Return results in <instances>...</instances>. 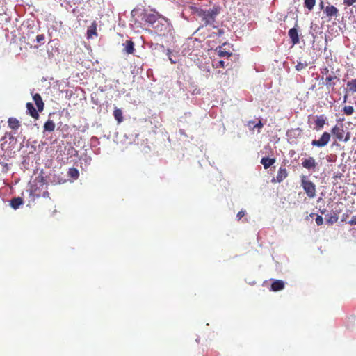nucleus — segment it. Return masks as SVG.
Returning a JSON list of instances; mask_svg holds the SVG:
<instances>
[{"mask_svg": "<svg viewBox=\"0 0 356 356\" xmlns=\"http://www.w3.org/2000/svg\"><path fill=\"white\" fill-rule=\"evenodd\" d=\"M348 90L352 92H356V79H352L347 83Z\"/></svg>", "mask_w": 356, "mask_h": 356, "instance_id": "28", "label": "nucleus"}, {"mask_svg": "<svg viewBox=\"0 0 356 356\" xmlns=\"http://www.w3.org/2000/svg\"><path fill=\"white\" fill-rule=\"evenodd\" d=\"M333 136L339 141L348 142L350 138V134L346 131L343 124L335 125L331 131Z\"/></svg>", "mask_w": 356, "mask_h": 356, "instance_id": "4", "label": "nucleus"}, {"mask_svg": "<svg viewBox=\"0 0 356 356\" xmlns=\"http://www.w3.org/2000/svg\"><path fill=\"white\" fill-rule=\"evenodd\" d=\"M29 195L34 200L40 197H49V193L47 191V186L44 177H37L31 185Z\"/></svg>", "mask_w": 356, "mask_h": 356, "instance_id": "1", "label": "nucleus"}, {"mask_svg": "<svg viewBox=\"0 0 356 356\" xmlns=\"http://www.w3.org/2000/svg\"><path fill=\"white\" fill-rule=\"evenodd\" d=\"M346 98H347V97H346V96H345V97H344V102H346Z\"/></svg>", "mask_w": 356, "mask_h": 356, "instance_id": "46", "label": "nucleus"}, {"mask_svg": "<svg viewBox=\"0 0 356 356\" xmlns=\"http://www.w3.org/2000/svg\"><path fill=\"white\" fill-rule=\"evenodd\" d=\"M339 219L338 214L335 211H331L325 216L326 222L329 225H333Z\"/></svg>", "mask_w": 356, "mask_h": 356, "instance_id": "17", "label": "nucleus"}, {"mask_svg": "<svg viewBox=\"0 0 356 356\" xmlns=\"http://www.w3.org/2000/svg\"><path fill=\"white\" fill-rule=\"evenodd\" d=\"M330 140V134L328 132H324L318 140H313L312 145L318 147L325 146Z\"/></svg>", "mask_w": 356, "mask_h": 356, "instance_id": "7", "label": "nucleus"}, {"mask_svg": "<svg viewBox=\"0 0 356 356\" xmlns=\"http://www.w3.org/2000/svg\"><path fill=\"white\" fill-rule=\"evenodd\" d=\"M301 186L309 198H314L316 196L315 184L308 180L305 176H302L301 178Z\"/></svg>", "mask_w": 356, "mask_h": 356, "instance_id": "5", "label": "nucleus"}, {"mask_svg": "<svg viewBox=\"0 0 356 356\" xmlns=\"http://www.w3.org/2000/svg\"><path fill=\"white\" fill-rule=\"evenodd\" d=\"M93 36H97V24L95 22L92 23L87 30V38L90 39Z\"/></svg>", "mask_w": 356, "mask_h": 356, "instance_id": "19", "label": "nucleus"}, {"mask_svg": "<svg viewBox=\"0 0 356 356\" xmlns=\"http://www.w3.org/2000/svg\"><path fill=\"white\" fill-rule=\"evenodd\" d=\"M27 113L34 119L38 120L39 118V114L38 111L35 110L33 104L31 102L26 103V105Z\"/></svg>", "mask_w": 356, "mask_h": 356, "instance_id": "16", "label": "nucleus"}, {"mask_svg": "<svg viewBox=\"0 0 356 356\" xmlns=\"http://www.w3.org/2000/svg\"><path fill=\"white\" fill-rule=\"evenodd\" d=\"M24 203L23 199L20 197H14L10 200V206L14 209H18Z\"/></svg>", "mask_w": 356, "mask_h": 356, "instance_id": "21", "label": "nucleus"}, {"mask_svg": "<svg viewBox=\"0 0 356 356\" xmlns=\"http://www.w3.org/2000/svg\"><path fill=\"white\" fill-rule=\"evenodd\" d=\"M302 165L304 168L309 169V170L314 169L316 167V163H315L314 160L313 159V158L310 157L308 159H305L302 162Z\"/></svg>", "mask_w": 356, "mask_h": 356, "instance_id": "22", "label": "nucleus"}, {"mask_svg": "<svg viewBox=\"0 0 356 356\" xmlns=\"http://www.w3.org/2000/svg\"><path fill=\"white\" fill-rule=\"evenodd\" d=\"M275 161V159H270V157H262L261 161V163L264 165L265 169L269 168L271 165H273Z\"/></svg>", "mask_w": 356, "mask_h": 356, "instance_id": "25", "label": "nucleus"}, {"mask_svg": "<svg viewBox=\"0 0 356 356\" xmlns=\"http://www.w3.org/2000/svg\"><path fill=\"white\" fill-rule=\"evenodd\" d=\"M323 217L321 216L318 215L316 218V223L318 225H321L323 224Z\"/></svg>", "mask_w": 356, "mask_h": 356, "instance_id": "35", "label": "nucleus"}, {"mask_svg": "<svg viewBox=\"0 0 356 356\" xmlns=\"http://www.w3.org/2000/svg\"><path fill=\"white\" fill-rule=\"evenodd\" d=\"M304 4L309 10H312L316 4V0H305Z\"/></svg>", "mask_w": 356, "mask_h": 356, "instance_id": "29", "label": "nucleus"}, {"mask_svg": "<svg viewBox=\"0 0 356 356\" xmlns=\"http://www.w3.org/2000/svg\"><path fill=\"white\" fill-rule=\"evenodd\" d=\"M33 99L38 108V111L42 112L44 109V104L40 95L38 93H35V95H33Z\"/></svg>", "mask_w": 356, "mask_h": 356, "instance_id": "15", "label": "nucleus"}, {"mask_svg": "<svg viewBox=\"0 0 356 356\" xmlns=\"http://www.w3.org/2000/svg\"><path fill=\"white\" fill-rule=\"evenodd\" d=\"M213 66H216L217 68L218 67H225L226 66H228L229 65V63H226L225 60H218L217 61L216 63H215L214 64H213Z\"/></svg>", "mask_w": 356, "mask_h": 356, "instance_id": "32", "label": "nucleus"}, {"mask_svg": "<svg viewBox=\"0 0 356 356\" xmlns=\"http://www.w3.org/2000/svg\"><path fill=\"white\" fill-rule=\"evenodd\" d=\"M45 39L43 34H40L36 36V41L38 43H42Z\"/></svg>", "mask_w": 356, "mask_h": 356, "instance_id": "34", "label": "nucleus"}, {"mask_svg": "<svg viewBox=\"0 0 356 356\" xmlns=\"http://www.w3.org/2000/svg\"><path fill=\"white\" fill-rule=\"evenodd\" d=\"M56 127L55 123L52 120L49 119L44 124V133L45 131L52 132Z\"/></svg>", "mask_w": 356, "mask_h": 356, "instance_id": "20", "label": "nucleus"}, {"mask_svg": "<svg viewBox=\"0 0 356 356\" xmlns=\"http://www.w3.org/2000/svg\"><path fill=\"white\" fill-rule=\"evenodd\" d=\"M302 129L300 128L293 129L288 131L289 136H300L302 134Z\"/></svg>", "mask_w": 356, "mask_h": 356, "instance_id": "30", "label": "nucleus"}, {"mask_svg": "<svg viewBox=\"0 0 356 356\" xmlns=\"http://www.w3.org/2000/svg\"><path fill=\"white\" fill-rule=\"evenodd\" d=\"M223 31L221 30H219V34H221Z\"/></svg>", "mask_w": 356, "mask_h": 356, "instance_id": "45", "label": "nucleus"}, {"mask_svg": "<svg viewBox=\"0 0 356 356\" xmlns=\"http://www.w3.org/2000/svg\"><path fill=\"white\" fill-rule=\"evenodd\" d=\"M8 164L6 162L0 161V172H3L7 171Z\"/></svg>", "mask_w": 356, "mask_h": 356, "instance_id": "33", "label": "nucleus"}, {"mask_svg": "<svg viewBox=\"0 0 356 356\" xmlns=\"http://www.w3.org/2000/svg\"><path fill=\"white\" fill-rule=\"evenodd\" d=\"M325 209H323V210L321 211V213L322 214H323V213H325Z\"/></svg>", "mask_w": 356, "mask_h": 356, "instance_id": "42", "label": "nucleus"}, {"mask_svg": "<svg viewBox=\"0 0 356 356\" xmlns=\"http://www.w3.org/2000/svg\"><path fill=\"white\" fill-rule=\"evenodd\" d=\"M329 72V70L327 67H324L321 70V73L327 74Z\"/></svg>", "mask_w": 356, "mask_h": 356, "instance_id": "41", "label": "nucleus"}, {"mask_svg": "<svg viewBox=\"0 0 356 356\" xmlns=\"http://www.w3.org/2000/svg\"><path fill=\"white\" fill-rule=\"evenodd\" d=\"M342 111L346 115H350L354 113L355 110L352 106H346L343 107Z\"/></svg>", "mask_w": 356, "mask_h": 356, "instance_id": "31", "label": "nucleus"}, {"mask_svg": "<svg viewBox=\"0 0 356 356\" xmlns=\"http://www.w3.org/2000/svg\"><path fill=\"white\" fill-rule=\"evenodd\" d=\"M323 13L328 17H337L339 13V10L332 5H327L323 10Z\"/></svg>", "mask_w": 356, "mask_h": 356, "instance_id": "9", "label": "nucleus"}, {"mask_svg": "<svg viewBox=\"0 0 356 356\" xmlns=\"http://www.w3.org/2000/svg\"><path fill=\"white\" fill-rule=\"evenodd\" d=\"M220 8L219 6H213L207 10L200 9L197 11V14L206 25H211L214 23L216 17L220 13Z\"/></svg>", "mask_w": 356, "mask_h": 356, "instance_id": "2", "label": "nucleus"}, {"mask_svg": "<svg viewBox=\"0 0 356 356\" xmlns=\"http://www.w3.org/2000/svg\"><path fill=\"white\" fill-rule=\"evenodd\" d=\"M348 224L350 225H356V216H353L350 220L348 221Z\"/></svg>", "mask_w": 356, "mask_h": 356, "instance_id": "39", "label": "nucleus"}, {"mask_svg": "<svg viewBox=\"0 0 356 356\" xmlns=\"http://www.w3.org/2000/svg\"><path fill=\"white\" fill-rule=\"evenodd\" d=\"M8 122L9 127L13 130L18 129L20 126L19 120L15 118H9Z\"/></svg>", "mask_w": 356, "mask_h": 356, "instance_id": "24", "label": "nucleus"}, {"mask_svg": "<svg viewBox=\"0 0 356 356\" xmlns=\"http://www.w3.org/2000/svg\"><path fill=\"white\" fill-rule=\"evenodd\" d=\"M326 118L324 115H321L316 117L314 121L315 127L314 129L316 131L322 129L325 124Z\"/></svg>", "mask_w": 356, "mask_h": 356, "instance_id": "13", "label": "nucleus"}, {"mask_svg": "<svg viewBox=\"0 0 356 356\" xmlns=\"http://www.w3.org/2000/svg\"><path fill=\"white\" fill-rule=\"evenodd\" d=\"M124 51L128 54H133L135 51L134 43L131 40H127L124 44Z\"/></svg>", "mask_w": 356, "mask_h": 356, "instance_id": "18", "label": "nucleus"}, {"mask_svg": "<svg viewBox=\"0 0 356 356\" xmlns=\"http://www.w3.org/2000/svg\"><path fill=\"white\" fill-rule=\"evenodd\" d=\"M245 216V211H240L238 212L236 215L237 220H241L243 216Z\"/></svg>", "mask_w": 356, "mask_h": 356, "instance_id": "37", "label": "nucleus"}, {"mask_svg": "<svg viewBox=\"0 0 356 356\" xmlns=\"http://www.w3.org/2000/svg\"><path fill=\"white\" fill-rule=\"evenodd\" d=\"M154 31L159 37L167 36L171 32V26L169 20L162 17L158 22L153 26Z\"/></svg>", "mask_w": 356, "mask_h": 356, "instance_id": "3", "label": "nucleus"}, {"mask_svg": "<svg viewBox=\"0 0 356 356\" xmlns=\"http://www.w3.org/2000/svg\"><path fill=\"white\" fill-rule=\"evenodd\" d=\"M327 161H328L329 162H332V161H334V160H333V159H328Z\"/></svg>", "mask_w": 356, "mask_h": 356, "instance_id": "43", "label": "nucleus"}, {"mask_svg": "<svg viewBox=\"0 0 356 356\" xmlns=\"http://www.w3.org/2000/svg\"><path fill=\"white\" fill-rule=\"evenodd\" d=\"M113 116L118 124L121 123L123 121V113L121 109L115 108L113 111Z\"/></svg>", "mask_w": 356, "mask_h": 356, "instance_id": "23", "label": "nucleus"}, {"mask_svg": "<svg viewBox=\"0 0 356 356\" xmlns=\"http://www.w3.org/2000/svg\"><path fill=\"white\" fill-rule=\"evenodd\" d=\"M264 127V124L261 122V120L258 122V123L255 124L253 127V128H258L259 129H261Z\"/></svg>", "mask_w": 356, "mask_h": 356, "instance_id": "38", "label": "nucleus"}, {"mask_svg": "<svg viewBox=\"0 0 356 356\" xmlns=\"http://www.w3.org/2000/svg\"><path fill=\"white\" fill-rule=\"evenodd\" d=\"M325 85L327 88H332V89L334 88L336 85L335 80L339 81L337 76L334 74V72H332L331 74L326 76L325 78Z\"/></svg>", "mask_w": 356, "mask_h": 356, "instance_id": "12", "label": "nucleus"}, {"mask_svg": "<svg viewBox=\"0 0 356 356\" xmlns=\"http://www.w3.org/2000/svg\"><path fill=\"white\" fill-rule=\"evenodd\" d=\"M225 45L226 43H224L222 45L216 47L215 51L219 57L228 58L232 56V53L225 48Z\"/></svg>", "mask_w": 356, "mask_h": 356, "instance_id": "8", "label": "nucleus"}, {"mask_svg": "<svg viewBox=\"0 0 356 356\" xmlns=\"http://www.w3.org/2000/svg\"><path fill=\"white\" fill-rule=\"evenodd\" d=\"M68 176L73 179H76L79 177V172L77 169L74 168H70L67 172Z\"/></svg>", "mask_w": 356, "mask_h": 356, "instance_id": "27", "label": "nucleus"}, {"mask_svg": "<svg viewBox=\"0 0 356 356\" xmlns=\"http://www.w3.org/2000/svg\"><path fill=\"white\" fill-rule=\"evenodd\" d=\"M287 175H288V174H287L286 170L285 168H280V170H278L276 177L273 178L271 181L273 183H275V182L280 183L287 177Z\"/></svg>", "mask_w": 356, "mask_h": 356, "instance_id": "11", "label": "nucleus"}, {"mask_svg": "<svg viewBox=\"0 0 356 356\" xmlns=\"http://www.w3.org/2000/svg\"><path fill=\"white\" fill-rule=\"evenodd\" d=\"M162 17L155 10H151L149 13H144L143 14L142 20L153 27Z\"/></svg>", "mask_w": 356, "mask_h": 356, "instance_id": "6", "label": "nucleus"}, {"mask_svg": "<svg viewBox=\"0 0 356 356\" xmlns=\"http://www.w3.org/2000/svg\"><path fill=\"white\" fill-rule=\"evenodd\" d=\"M309 65V63L307 61H303L301 59H300L299 61H298L297 65H296L295 68L297 71H301L304 69H305Z\"/></svg>", "mask_w": 356, "mask_h": 356, "instance_id": "26", "label": "nucleus"}, {"mask_svg": "<svg viewBox=\"0 0 356 356\" xmlns=\"http://www.w3.org/2000/svg\"><path fill=\"white\" fill-rule=\"evenodd\" d=\"M320 6H321V8H323V2H321V3H320Z\"/></svg>", "mask_w": 356, "mask_h": 356, "instance_id": "44", "label": "nucleus"}, {"mask_svg": "<svg viewBox=\"0 0 356 356\" xmlns=\"http://www.w3.org/2000/svg\"><path fill=\"white\" fill-rule=\"evenodd\" d=\"M285 284L282 280H275L273 281L270 290L273 291H279L282 290L284 288Z\"/></svg>", "mask_w": 356, "mask_h": 356, "instance_id": "14", "label": "nucleus"}, {"mask_svg": "<svg viewBox=\"0 0 356 356\" xmlns=\"http://www.w3.org/2000/svg\"><path fill=\"white\" fill-rule=\"evenodd\" d=\"M288 34L293 45L299 43V35L298 29L296 27L290 29L288 32Z\"/></svg>", "mask_w": 356, "mask_h": 356, "instance_id": "10", "label": "nucleus"}, {"mask_svg": "<svg viewBox=\"0 0 356 356\" xmlns=\"http://www.w3.org/2000/svg\"><path fill=\"white\" fill-rule=\"evenodd\" d=\"M356 2V0H343V4L346 6H350Z\"/></svg>", "mask_w": 356, "mask_h": 356, "instance_id": "36", "label": "nucleus"}, {"mask_svg": "<svg viewBox=\"0 0 356 356\" xmlns=\"http://www.w3.org/2000/svg\"><path fill=\"white\" fill-rule=\"evenodd\" d=\"M254 121H248V127L250 129H254L253 127L254 125Z\"/></svg>", "mask_w": 356, "mask_h": 356, "instance_id": "40", "label": "nucleus"}]
</instances>
